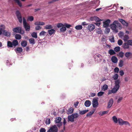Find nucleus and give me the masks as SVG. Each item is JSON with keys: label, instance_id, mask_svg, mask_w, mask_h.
Masks as SVG:
<instances>
[{"label": "nucleus", "instance_id": "4be33fe9", "mask_svg": "<svg viewBox=\"0 0 132 132\" xmlns=\"http://www.w3.org/2000/svg\"><path fill=\"white\" fill-rule=\"evenodd\" d=\"M122 39L124 40V41L126 42L129 39V37L128 35H125L123 36Z\"/></svg>", "mask_w": 132, "mask_h": 132}, {"label": "nucleus", "instance_id": "a211bd4d", "mask_svg": "<svg viewBox=\"0 0 132 132\" xmlns=\"http://www.w3.org/2000/svg\"><path fill=\"white\" fill-rule=\"evenodd\" d=\"M91 102L89 100H87L86 101L85 103V105L86 107L89 106L91 104Z\"/></svg>", "mask_w": 132, "mask_h": 132}, {"label": "nucleus", "instance_id": "49530a36", "mask_svg": "<svg viewBox=\"0 0 132 132\" xmlns=\"http://www.w3.org/2000/svg\"><path fill=\"white\" fill-rule=\"evenodd\" d=\"M98 58H102L101 55L100 54H96L94 55V59Z\"/></svg>", "mask_w": 132, "mask_h": 132}, {"label": "nucleus", "instance_id": "c03bdc74", "mask_svg": "<svg viewBox=\"0 0 132 132\" xmlns=\"http://www.w3.org/2000/svg\"><path fill=\"white\" fill-rule=\"evenodd\" d=\"M67 30V28L66 27H62V28H61L60 29V31L61 32H64L65 31Z\"/></svg>", "mask_w": 132, "mask_h": 132}, {"label": "nucleus", "instance_id": "680f3d73", "mask_svg": "<svg viewBox=\"0 0 132 132\" xmlns=\"http://www.w3.org/2000/svg\"><path fill=\"white\" fill-rule=\"evenodd\" d=\"M119 68L117 67H116L114 69V71L116 73H118L119 71Z\"/></svg>", "mask_w": 132, "mask_h": 132}, {"label": "nucleus", "instance_id": "dca6fc26", "mask_svg": "<svg viewBox=\"0 0 132 132\" xmlns=\"http://www.w3.org/2000/svg\"><path fill=\"white\" fill-rule=\"evenodd\" d=\"M68 121L69 122L70 121L71 122H73L74 121V119L72 115H71L70 116H68Z\"/></svg>", "mask_w": 132, "mask_h": 132}, {"label": "nucleus", "instance_id": "4468645a", "mask_svg": "<svg viewBox=\"0 0 132 132\" xmlns=\"http://www.w3.org/2000/svg\"><path fill=\"white\" fill-rule=\"evenodd\" d=\"M51 128H52L51 129L52 131V132H57L58 131V129L56 126V125H54L53 126L51 127Z\"/></svg>", "mask_w": 132, "mask_h": 132}, {"label": "nucleus", "instance_id": "774afa93", "mask_svg": "<svg viewBox=\"0 0 132 132\" xmlns=\"http://www.w3.org/2000/svg\"><path fill=\"white\" fill-rule=\"evenodd\" d=\"M41 29V27L40 26H37L35 27V30H38Z\"/></svg>", "mask_w": 132, "mask_h": 132}, {"label": "nucleus", "instance_id": "603ef678", "mask_svg": "<svg viewBox=\"0 0 132 132\" xmlns=\"http://www.w3.org/2000/svg\"><path fill=\"white\" fill-rule=\"evenodd\" d=\"M118 43L119 45H121L122 44L123 42L121 40L119 39L118 41Z\"/></svg>", "mask_w": 132, "mask_h": 132}, {"label": "nucleus", "instance_id": "f03ea898", "mask_svg": "<svg viewBox=\"0 0 132 132\" xmlns=\"http://www.w3.org/2000/svg\"><path fill=\"white\" fill-rule=\"evenodd\" d=\"M116 24L118 25L119 27H121V24L118 22L117 21H115L112 24H110V27L111 28L112 30H114L116 33H117L118 32V30L116 29L117 26Z\"/></svg>", "mask_w": 132, "mask_h": 132}, {"label": "nucleus", "instance_id": "6e6d98bb", "mask_svg": "<svg viewBox=\"0 0 132 132\" xmlns=\"http://www.w3.org/2000/svg\"><path fill=\"white\" fill-rule=\"evenodd\" d=\"M104 93L103 92L100 91L98 93L97 96H102Z\"/></svg>", "mask_w": 132, "mask_h": 132}, {"label": "nucleus", "instance_id": "4c0bfd02", "mask_svg": "<svg viewBox=\"0 0 132 132\" xmlns=\"http://www.w3.org/2000/svg\"><path fill=\"white\" fill-rule=\"evenodd\" d=\"M45 27V28L46 29H51L53 28V27L51 25H46Z\"/></svg>", "mask_w": 132, "mask_h": 132}, {"label": "nucleus", "instance_id": "0eeeda50", "mask_svg": "<svg viewBox=\"0 0 132 132\" xmlns=\"http://www.w3.org/2000/svg\"><path fill=\"white\" fill-rule=\"evenodd\" d=\"M113 103V98H111L109 101L108 103L107 108H110L112 106Z\"/></svg>", "mask_w": 132, "mask_h": 132}, {"label": "nucleus", "instance_id": "8fccbe9b", "mask_svg": "<svg viewBox=\"0 0 132 132\" xmlns=\"http://www.w3.org/2000/svg\"><path fill=\"white\" fill-rule=\"evenodd\" d=\"M118 55L121 57L122 58L124 56V53L122 52H121L119 53Z\"/></svg>", "mask_w": 132, "mask_h": 132}, {"label": "nucleus", "instance_id": "864d4df0", "mask_svg": "<svg viewBox=\"0 0 132 132\" xmlns=\"http://www.w3.org/2000/svg\"><path fill=\"white\" fill-rule=\"evenodd\" d=\"M102 59V58H97L96 59H95V61H97V62H100L101 61Z\"/></svg>", "mask_w": 132, "mask_h": 132}, {"label": "nucleus", "instance_id": "de8ad7c7", "mask_svg": "<svg viewBox=\"0 0 132 132\" xmlns=\"http://www.w3.org/2000/svg\"><path fill=\"white\" fill-rule=\"evenodd\" d=\"M64 26V25L61 23H58L57 25V27L58 28H61V27H63Z\"/></svg>", "mask_w": 132, "mask_h": 132}, {"label": "nucleus", "instance_id": "ea45409f", "mask_svg": "<svg viewBox=\"0 0 132 132\" xmlns=\"http://www.w3.org/2000/svg\"><path fill=\"white\" fill-rule=\"evenodd\" d=\"M118 77V74L116 73L113 76V78L114 80H117Z\"/></svg>", "mask_w": 132, "mask_h": 132}, {"label": "nucleus", "instance_id": "393cba45", "mask_svg": "<svg viewBox=\"0 0 132 132\" xmlns=\"http://www.w3.org/2000/svg\"><path fill=\"white\" fill-rule=\"evenodd\" d=\"M12 43L13 45L14 46L17 45L18 44V40L16 39L13 40L12 42Z\"/></svg>", "mask_w": 132, "mask_h": 132}, {"label": "nucleus", "instance_id": "c756f323", "mask_svg": "<svg viewBox=\"0 0 132 132\" xmlns=\"http://www.w3.org/2000/svg\"><path fill=\"white\" fill-rule=\"evenodd\" d=\"M61 119H62L61 117H58L55 120V121L56 123H59L61 122Z\"/></svg>", "mask_w": 132, "mask_h": 132}, {"label": "nucleus", "instance_id": "ddd939ff", "mask_svg": "<svg viewBox=\"0 0 132 132\" xmlns=\"http://www.w3.org/2000/svg\"><path fill=\"white\" fill-rule=\"evenodd\" d=\"M111 60L112 62L114 63H116L118 62V59L115 56H112L111 58Z\"/></svg>", "mask_w": 132, "mask_h": 132}, {"label": "nucleus", "instance_id": "338daca9", "mask_svg": "<svg viewBox=\"0 0 132 132\" xmlns=\"http://www.w3.org/2000/svg\"><path fill=\"white\" fill-rule=\"evenodd\" d=\"M128 43L129 45L132 46V40H129L128 41Z\"/></svg>", "mask_w": 132, "mask_h": 132}, {"label": "nucleus", "instance_id": "9d476101", "mask_svg": "<svg viewBox=\"0 0 132 132\" xmlns=\"http://www.w3.org/2000/svg\"><path fill=\"white\" fill-rule=\"evenodd\" d=\"M3 32V34L4 36H6L9 37L11 35V33L10 32L7 31L5 30H2Z\"/></svg>", "mask_w": 132, "mask_h": 132}, {"label": "nucleus", "instance_id": "13d9d810", "mask_svg": "<svg viewBox=\"0 0 132 132\" xmlns=\"http://www.w3.org/2000/svg\"><path fill=\"white\" fill-rule=\"evenodd\" d=\"M105 33L106 34H108L110 31V29L109 28H106L105 31Z\"/></svg>", "mask_w": 132, "mask_h": 132}, {"label": "nucleus", "instance_id": "c9c22d12", "mask_svg": "<svg viewBox=\"0 0 132 132\" xmlns=\"http://www.w3.org/2000/svg\"><path fill=\"white\" fill-rule=\"evenodd\" d=\"M75 28L77 30H81L82 29V27L81 25H78L76 26Z\"/></svg>", "mask_w": 132, "mask_h": 132}, {"label": "nucleus", "instance_id": "423d86ee", "mask_svg": "<svg viewBox=\"0 0 132 132\" xmlns=\"http://www.w3.org/2000/svg\"><path fill=\"white\" fill-rule=\"evenodd\" d=\"M111 21L109 19H108L103 22V26L104 27H108L109 26Z\"/></svg>", "mask_w": 132, "mask_h": 132}, {"label": "nucleus", "instance_id": "37998d69", "mask_svg": "<svg viewBox=\"0 0 132 132\" xmlns=\"http://www.w3.org/2000/svg\"><path fill=\"white\" fill-rule=\"evenodd\" d=\"M123 61L122 60H120L119 62V67H122L123 66Z\"/></svg>", "mask_w": 132, "mask_h": 132}, {"label": "nucleus", "instance_id": "72a5a7b5", "mask_svg": "<svg viewBox=\"0 0 132 132\" xmlns=\"http://www.w3.org/2000/svg\"><path fill=\"white\" fill-rule=\"evenodd\" d=\"M124 120L121 118H118V123L120 125H122L123 123Z\"/></svg>", "mask_w": 132, "mask_h": 132}, {"label": "nucleus", "instance_id": "bb28decb", "mask_svg": "<svg viewBox=\"0 0 132 132\" xmlns=\"http://www.w3.org/2000/svg\"><path fill=\"white\" fill-rule=\"evenodd\" d=\"M108 85L106 84H105L103 86L102 88V90L105 91L108 89Z\"/></svg>", "mask_w": 132, "mask_h": 132}, {"label": "nucleus", "instance_id": "0e129e2a", "mask_svg": "<svg viewBox=\"0 0 132 132\" xmlns=\"http://www.w3.org/2000/svg\"><path fill=\"white\" fill-rule=\"evenodd\" d=\"M46 131V129L44 128H42L40 130V132H45Z\"/></svg>", "mask_w": 132, "mask_h": 132}, {"label": "nucleus", "instance_id": "aec40b11", "mask_svg": "<svg viewBox=\"0 0 132 132\" xmlns=\"http://www.w3.org/2000/svg\"><path fill=\"white\" fill-rule=\"evenodd\" d=\"M34 24L35 25H44L45 23L43 22L37 21L35 22Z\"/></svg>", "mask_w": 132, "mask_h": 132}, {"label": "nucleus", "instance_id": "b1692460", "mask_svg": "<svg viewBox=\"0 0 132 132\" xmlns=\"http://www.w3.org/2000/svg\"><path fill=\"white\" fill-rule=\"evenodd\" d=\"M29 41L30 44L34 45L35 43V39L33 38H30L29 40Z\"/></svg>", "mask_w": 132, "mask_h": 132}, {"label": "nucleus", "instance_id": "7c9ffc66", "mask_svg": "<svg viewBox=\"0 0 132 132\" xmlns=\"http://www.w3.org/2000/svg\"><path fill=\"white\" fill-rule=\"evenodd\" d=\"M109 53L111 55L115 54H116V52L113 50L110 49L109 51Z\"/></svg>", "mask_w": 132, "mask_h": 132}, {"label": "nucleus", "instance_id": "9b49d317", "mask_svg": "<svg viewBox=\"0 0 132 132\" xmlns=\"http://www.w3.org/2000/svg\"><path fill=\"white\" fill-rule=\"evenodd\" d=\"M129 44L126 42L123 43L122 45V47L125 49H128L129 47Z\"/></svg>", "mask_w": 132, "mask_h": 132}, {"label": "nucleus", "instance_id": "1a4fd4ad", "mask_svg": "<svg viewBox=\"0 0 132 132\" xmlns=\"http://www.w3.org/2000/svg\"><path fill=\"white\" fill-rule=\"evenodd\" d=\"M87 28L90 31H92L95 29V26L94 24H90L88 26Z\"/></svg>", "mask_w": 132, "mask_h": 132}, {"label": "nucleus", "instance_id": "5fc2aeb1", "mask_svg": "<svg viewBox=\"0 0 132 132\" xmlns=\"http://www.w3.org/2000/svg\"><path fill=\"white\" fill-rule=\"evenodd\" d=\"M68 111L70 113H72L73 111V109L72 108L69 109Z\"/></svg>", "mask_w": 132, "mask_h": 132}, {"label": "nucleus", "instance_id": "473e14b6", "mask_svg": "<svg viewBox=\"0 0 132 132\" xmlns=\"http://www.w3.org/2000/svg\"><path fill=\"white\" fill-rule=\"evenodd\" d=\"M88 110H85L81 111H79V113L81 114H84L87 112H88Z\"/></svg>", "mask_w": 132, "mask_h": 132}, {"label": "nucleus", "instance_id": "c85d7f7f", "mask_svg": "<svg viewBox=\"0 0 132 132\" xmlns=\"http://www.w3.org/2000/svg\"><path fill=\"white\" fill-rule=\"evenodd\" d=\"M112 119L114 122L115 123H117L118 122V119L116 116H113L112 117Z\"/></svg>", "mask_w": 132, "mask_h": 132}, {"label": "nucleus", "instance_id": "5701e85b", "mask_svg": "<svg viewBox=\"0 0 132 132\" xmlns=\"http://www.w3.org/2000/svg\"><path fill=\"white\" fill-rule=\"evenodd\" d=\"M93 18L94 20H95L97 22H100L101 20V19H99V18L97 16H94L93 17H91L90 20H92Z\"/></svg>", "mask_w": 132, "mask_h": 132}, {"label": "nucleus", "instance_id": "6e6552de", "mask_svg": "<svg viewBox=\"0 0 132 132\" xmlns=\"http://www.w3.org/2000/svg\"><path fill=\"white\" fill-rule=\"evenodd\" d=\"M132 54L131 53L129 52H127L125 53V55L127 59H130L132 57Z\"/></svg>", "mask_w": 132, "mask_h": 132}, {"label": "nucleus", "instance_id": "e2e57ef3", "mask_svg": "<svg viewBox=\"0 0 132 132\" xmlns=\"http://www.w3.org/2000/svg\"><path fill=\"white\" fill-rule=\"evenodd\" d=\"M123 124H125V125H128L129 126H130V124L127 121H123Z\"/></svg>", "mask_w": 132, "mask_h": 132}, {"label": "nucleus", "instance_id": "2f4dec72", "mask_svg": "<svg viewBox=\"0 0 132 132\" xmlns=\"http://www.w3.org/2000/svg\"><path fill=\"white\" fill-rule=\"evenodd\" d=\"M15 2L17 3L18 5L20 7L22 6V5L21 2L19 0H14Z\"/></svg>", "mask_w": 132, "mask_h": 132}, {"label": "nucleus", "instance_id": "412c9836", "mask_svg": "<svg viewBox=\"0 0 132 132\" xmlns=\"http://www.w3.org/2000/svg\"><path fill=\"white\" fill-rule=\"evenodd\" d=\"M25 28L26 30L28 31L30 29V26L29 24H28L26 25L23 26Z\"/></svg>", "mask_w": 132, "mask_h": 132}, {"label": "nucleus", "instance_id": "a878e982", "mask_svg": "<svg viewBox=\"0 0 132 132\" xmlns=\"http://www.w3.org/2000/svg\"><path fill=\"white\" fill-rule=\"evenodd\" d=\"M31 36L32 37L35 38H37V33L35 32H33L31 33Z\"/></svg>", "mask_w": 132, "mask_h": 132}, {"label": "nucleus", "instance_id": "79ce46f5", "mask_svg": "<svg viewBox=\"0 0 132 132\" xmlns=\"http://www.w3.org/2000/svg\"><path fill=\"white\" fill-rule=\"evenodd\" d=\"M124 35V33L120 31L118 34V36L119 37L122 38Z\"/></svg>", "mask_w": 132, "mask_h": 132}, {"label": "nucleus", "instance_id": "09e8293b", "mask_svg": "<svg viewBox=\"0 0 132 132\" xmlns=\"http://www.w3.org/2000/svg\"><path fill=\"white\" fill-rule=\"evenodd\" d=\"M94 111L90 112L87 114L86 116L88 117L91 116L94 113Z\"/></svg>", "mask_w": 132, "mask_h": 132}, {"label": "nucleus", "instance_id": "f704fd0d", "mask_svg": "<svg viewBox=\"0 0 132 132\" xmlns=\"http://www.w3.org/2000/svg\"><path fill=\"white\" fill-rule=\"evenodd\" d=\"M72 115L73 116L74 119L77 118L79 116V114L77 113L72 114Z\"/></svg>", "mask_w": 132, "mask_h": 132}, {"label": "nucleus", "instance_id": "bf43d9fd", "mask_svg": "<svg viewBox=\"0 0 132 132\" xmlns=\"http://www.w3.org/2000/svg\"><path fill=\"white\" fill-rule=\"evenodd\" d=\"M64 26H65L67 28H69L71 26L70 24H68L67 23H65L64 25Z\"/></svg>", "mask_w": 132, "mask_h": 132}, {"label": "nucleus", "instance_id": "a18cd8bd", "mask_svg": "<svg viewBox=\"0 0 132 132\" xmlns=\"http://www.w3.org/2000/svg\"><path fill=\"white\" fill-rule=\"evenodd\" d=\"M34 20V17L32 16H29L28 17V20L30 21H32Z\"/></svg>", "mask_w": 132, "mask_h": 132}, {"label": "nucleus", "instance_id": "69168bd1", "mask_svg": "<svg viewBox=\"0 0 132 132\" xmlns=\"http://www.w3.org/2000/svg\"><path fill=\"white\" fill-rule=\"evenodd\" d=\"M119 73L120 74V75L121 76H123L124 74V72H123V71L122 70L120 71L119 72Z\"/></svg>", "mask_w": 132, "mask_h": 132}, {"label": "nucleus", "instance_id": "58836bf2", "mask_svg": "<svg viewBox=\"0 0 132 132\" xmlns=\"http://www.w3.org/2000/svg\"><path fill=\"white\" fill-rule=\"evenodd\" d=\"M7 45L8 47H13L12 43L10 41H8L7 42Z\"/></svg>", "mask_w": 132, "mask_h": 132}, {"label": "nucleus", "instance_id": "20e7f679", "mask_svg": "<svg viewBox=\"0 0 132 132\" xmlns=\"http://www.w3.org/2000/svg\"><path fill=\"white\" fill-rule=\"evenodd\" d=\"M12 30L15 32L20 34L22 32V28L21 27H17L13 28Z\"/></svg>", "mask_w": 132, "mask_h": 132}, {"label": "nucleus", "instance_id": "f257e3e1", "mask_svg": "<svg viewBox=\"0 0 132 132\" xmlns=\"http://www.w3.org/2000/svg\"><path fill=\"white\" fill-rule=\"evenodd\" d=\"M120 82V80L119 79L115 81V85L113 88L112 89L113 93H116L119 89L120 87L119 84Z\"/></svg>", "mask_w": 132, "mask_h": 132}, {"label": "nucleus", "instance_id": "f3484780", "mask_svg": "<svg viewBox=\"0 0 132 132\" xmlns=\"http://www.w3.org/2000/svg\"><path fill=\"white\" fill-rule=\"evenodd\" d=\"M15 51L16 53H21L22 52L23 49L21 47H18L15 50Z\"/></svg>", "mask_w": 132, "mask_h": 132}, {"label": "nucleus", "instance_id": "4d7b16f0", "mask_svg": "<svg viewBox=\"0 0 132 132\" xmlns=\"http://www.w3.org/2000/svg\"><path fill=\"white\" fill-rule=\"evenodd\" d=\"M23 26H24L26 25L27 24L26 20V19H25V18L24 17L23 18Z\"/></svg>", "mask_w": 132, "mask_h": 132}, {"label": "nucleus", "instance_id": "e433bc0d", "mask_svg": "<svg viewBox=\"0 0 132 132\" xmlns=\"http://www.w3.org/2000/svg\"><path fill=\"white\" fill-rule=\"evenodd\" d=\"M21 38V36L19 34H16L15 35V38L19 40Z\"/></svg>", "mask_w": 132, "mask_h": 132}, {"label": "nucleus", "instance_id": "39448f33", "mask_svg": "<svg viewBox=\"0 0 132 132\" xmlns=\"http://www.w3.org/2000/svg\"><path fill=\"white\" fill-rule=\"evenodd\" d=\"M93 107L94 108H97L98 105L97 99L96 98L93 99L92 101Z\"/></svg>", "mask_w": 132, "mask_h": 132}, {"label": "nucleus", "instance_id": "7ed1b4c3", "mask_svg": "<svg viewBox=\"0 0 132 132\" xmlns=\"http://www.w3.org/2000/svg\"><path fill=\"white\" fill-rule=\"evenodd\" d=\"M15 14L19 22L20 23H22V17L20 12L19 10L16 11Z\"/></svg>", "mask_w": 132, "mask_h": 132}, {"label": "nucleus", "instance_id": "cd10ccee", "mask_svg": "<svg viewBox=\"0 0 132 132\" xmlns=\"http://www.w3.org/2000/svg\"><path fill=\"white\" fill-rule=\"evenodd\" d=\"M21 45L23 47H25L27 45V42L26 40L22 41L21 43Z\"/></svg>", "mask_w": 132, "mask_h": 132}, {"label": "nucleus", "instance_id": "3c124183", "mask_svg": "<svg viewBox=\"0 0 132 132\" xmlns=\"http://www.w3.org/2000/svg\"><path fill=\"white\" fill-rule=\"evenodd\" d=\"M46 123V124H50V120L49 118H47L45 121Z\"/></svg>", "mask_w": 132, "mask_h": 132}, {"label": "nucleus", "instance_id": "a19ab883", "mask_svg": "<svg viewBox=\"0 0 132 132\" xmlns=\"http://www.w3.org/2000/svg\"><path fill=\"white\" fill-rule=\"evenodd\" d=\"M114 50L115 52H118L120 50V48L119 46H117L114 48Z\"/></svg>", "mask_w": 132, "mask_h": 132}, {"label": "nucleus", "instance_id": "f8f14e48", "mask_svg": "<svg viewBox=\"0 0 132 132\" xmlns=\"http://www.w3.org/2000/svg\"><path fill=\"white\" fill-rule=\"evenodd\" d=\"M119 21L124 26H127L128 25V23L123 19H120Z\"/></svg>", "mask_w": 132, "mask_h": 132}, {"label": "nucleus", "instance_id": "052dcab7", "mask_svg": "<svg viewBox=\"0 0 132 132\" xmlns=\"http://www.w3.org/2000/svg\"><path fill=\"white\" fill-rule=\"evenodd\" d=\"M46 33V32L44 31H43L40 32L39 33V35L40 36H42L45 35V34Z\"/></svg>", "mask_w": 132, "mask_h": 132}, {"label": "nucleus", "instance_id": "2eb2a0df", "mask_svg": "<svg viewBox=\"0 0 132 132\" xmlns=\"http://www.w3.org/2000/svg\"><path fill=\"white\" fill-rule=\"evenodd\" d=\"M55 32V30L54 29H52L48 30V34L50 35H52L53 34H54Z\"/></svg>", "mask_w": 132, "mask_h": 132}, {"label": "nucleus", "instance_id": "6ab92c4d", "mask_svg": "<svg viewBox=\"0 0 132 132\" xmlns=\"http://www.w3.org/2000/svg\"><path fill=\"white\" fill-rule=\"evenodd\" d=\"M100 3V1L99 0H94L92 2V4H95L97 6H98Z\"/></svg>", "mask_w": 132, "mask_h": 132}]
</instances>
